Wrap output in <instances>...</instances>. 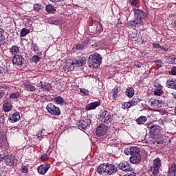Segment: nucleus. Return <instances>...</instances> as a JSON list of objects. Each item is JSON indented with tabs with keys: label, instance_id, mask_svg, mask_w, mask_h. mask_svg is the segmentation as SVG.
<instances>
[{
	"label": "nucleus",
	"instance_id": "f257e3e1",
	"mask_svg": "<svg viewBox=\"0 0 176 176\" xmlns=\"http://www.w3.org/2000/svg\"><path fill=\"white\" fill-rule=\"evenodd\" d=\"M135 19L130 21V24L132 27H138L142 25L144 23L142 19L146 17V13L140 9L134 10Z\"/></svg>",
	"mask_w": 176,
	"mask_h": 176
},
{
	"label": "nucleus",
	"instance_id": "f03ea898",
	"mask_svg": "<svg viewBox=\"0 0 176 176\" xmlns=\"http://www.w3.org/2000/svg\"><path fill=\"white\" fill-rule=\"evenodd\" d=\"M102 63V58L101 57V55L98 53L90 55L88 58V65L90 68H93L94 69L98 68Z\"/></svg>",
	"mask_w": 176,
	"mask_h": 176
},
{
	"label": "nucleus",
	"instance_id": "7ed1b4c3",
	"mask_svg": "<svg viewBox=\"0 0 176 176\" xmlns=\"http://www.w3.org/2000/svg\"><path fill=\"white\" fill-rule=\"evenodd\" d=\"M160 167H162V160H160V158L156 157L153 160V165L151 167V172L148 174V176H157Z\"/></svg>",
	"mask_w": 176,
	"mask_h": 176
},
{
	"label": "nucleus",
	"instance_id": "20e7f679",
	"mask_svg": "<svg viewBox=\"0 0 176 176\" xmlns=\"http://www.w3.org/2000/svg\"><path fill=\"white\" fill-rule=\"evenodd\" d=\"M160 167H162V160H160V158L156 157L153 160V165L151 167V172L148 174V176H157Z\"/></svg>",
	"mask_w": 176,
	"mask_h": 176
},
{
	"label": "nucleus",
	"instance_id": "39448f33",
	"mask_svg": "<svg viewBox=\"0 0 176 176\" xmlns=\"http://www.w3.org/2000/svg\"><path fill=\"white\" fill-rule=\"evenodd\" d=\"M100 118L102 123L105 124H111L112 123V115L108 111H102L100 113Z\"/></svg>",
	"mask_w": 176,
	"mask_h": 176
},
{
	"label": "nucleus",
	"instance_id": "423d86ee",
	"mask_svg": "<svg viewBox=\"0 0 176 176\" xmlns=\"http://www.w3.org/2000/svg\"><path fill=\"white\" fill-rule=\"evenodd\" d=\"M146 126L147 129L150 132V134H151L152 135H159L162 130H163L162 127H160V126L155 124L153 123H147Z\"/></svg>",
	"mask_w": 176,
	"mask_h": 176
},
{
	"label": "nucleus",
	"instance_id": "0eeeda50",
	"mask_svg": "<svg viewBox=\"0 0 176 176\" xmlns=\"http://www.w3.org/2000/svg\"><path fill=\"white\" fill-rule=\"evenodd\" d=\"M46 109L50 115H54V116H60L61 115L60 107L54 105L53 103H49L46 107Z\"/></svg>",
	"mask_w": 176,
	"mask_h": 176
},
{
	"label": "nucleus",
	"instance_id": "6e6552de",
	"mask_svg": "<svg viewBox=\"0 0 176 176\" xmlns=\"http://www.w3.org/2000/svg\"><path fill=\"white\" fill-rule=\"evenodd\" d=\"M140 149L137 146L128 147L124 150V153L127 156H135L140 155Z\"/></svg>",
	"mask_w": 176,
	"mask_h": 176
},
{
	"label": "nucleus",
	"instance_id": "1a4fd4ad",
	"mask_svg": "<svg viewBox=\"0 0 176 176\" xmlns=\"http://www.w3.org/2000/svg\"><path fill=\"white\" fill-rule=\"evenodd\" d=\"M90 124H91V120L86 118L79 121L78 127L80 130H86L90 127Z\"/></svg>",
	"mask_w": 176,
	"mask_h": 176
},
{
	"label": "nucleus",
	"instance_id": "9d476101",
	"mask_svg": "<svg viewBox=\"0 0 176 176\" xmlns=\"http://www.w3.org/2000/svg\"><path fill=\"white\" fill-rule=\"evenodd\" d=\"M17 159L14 155H7L5 160V164L9 167H14L17 164Z\"/></svg>",
	"mask_w": 176,
	"mask_h": 176
},
{
	"label": "nucleus",
	"instance_id": "9b49d317",
	"mask_svg": "<svg viewBox=\"0 0 176 176\" xmlns=\"http://www.w3.org/2000/svg\"><path fill=\"white\" fill-rule=\"evenodd\" d=\"M108 132V126L104 125V124H100L99 125L96 131V135L98 137H102V135H105Z\"/></svg>",
	"mask_w": 176,
	"mask_h": 176
},
{
	"label": "nucleus",
	"instance_id": "f8f14e48",
	"mask_svg": "<svg viewBox=\"0 0 176 176\" xmlns=\"http://www.w3.org/2000/svg\"><path fill=\"white\" fill-rule=\"evenodd\" d=\"M148 104H150L151 108H154V109H157L159 108H161L163 104V101L152 98L148 100Z\"/></svg>",
	"mask_w": 176,
	"mask_h": 176
},
{
	"label": "nucleus",
	"instance_id": "ddd939ff",
	"mask_svg": "<svg viewBox=\"0 0 176 176\" xmlns=\"http://www.w3.org/2000/svg\"><path fill=\"white\" fill-rule=\"evenodd\" d=\"M120 170H122V171H132L133 167L130 165V163L126 161H124L119 164Z\"/></svg>",
	"mask_w": 176,
	"mask_h": 176
},
{
	"label": "nucleus",
	"instance_id": "4468645a",
	"mask_svg": "<svg viewBox=\"0 0 176 176\" xmlns=\"http://www.w3.org/2000/svg\"><path fill=\"white\" fill-rule=\"evenodd\" d=\"M12 63L14 65H23L24 58L21 55H15L13 56Z\"/></svg>",
	"mask_w": 176,
	"mask_h": 176
},
{
	"label": "nucleus",
	"instance_id": "2eb2a0df",
	"mask_svg": "<svg viewBox=\"0 0 176 176\" xmlns=\"http://www.w3.org/2000/svg\"><path fill=\"white\" fill-rule=\"evenodd\" d=\"M50 168V164H42L37 168V171L38 174L41 175H45L47 170Z\"/></svg>",
	"mask_w": 176,
	"mask_h": 176
},
{
	"label": "nucleus",
	"instance_id": "dca6fc26",
	"mask_svg": "<svg viewBox=\"0 0 176 176\" xmlns=\"http://www.w3.org/2000/svg\"><path fill=\"white\" fill-rule=\"evenodd\" d=\"M100 105L101 102L100 101L92 102L85 106V111H93V109H96V108L100 107Z\"/></svg>",
	"mask_w": 176,
	"mask_h": 176
},
{
	"label": "nucleus",
	"instance_id": "f3484780",
	"mask_svg": "<svg viewBox=\"0 0 176 176\" xmlns=\"http://www.w3.org/2000/svg\"><path fill=\"white\" fill-rule=\"evenodd\" d=\"M106 166V173H107L109 175H113V174L116 173V171H118V168L116 166H115V165L107 164Z\"/></svg>",
	"mask_w": 176,
	"mask_h": 176
},
{
	"label": "nucleus",
	"instance_id": "a211bd4d",
	"mask_svg": "<svg viewBox=\"0 0 176 176\" xmlns=\"http://www.w3.org/2000/svg\"><path fill=\"white\" fill-rule=\"evenodd\" d=\"M8 120L10 123H16L20 120V113L19 112H15L9 115Z\"/></svg>",
	"mask_w": 176,
	"mask_h": 176
},
{
	"label": "nucleus",
	"instance_id": "6ab92c4d",
	"mask_svg": "<svg viewBox=\"0 0 176 176\" xmlns=\"http://www.w3.org/2000/svg\"><path fill=\"white\" fill-rule=\"evenodd\" d=\"M10 53L12 56H19V53H20V47L17 45H12L10 48Z\"/></svg>",
	"mask_w": 176,
	"mask_h": 176
},
{
	"label": "nucleus",
	"instance_id": "aec40b11",
	"mask_svg": "<svg viewBox=\"0 0 176 176\" xmlns=\"http://www.w3.org/2000/svg\"><path fill=\"white\" fill-rule=\"evenodd\" d=\"M130 162L132 164H138L141 162V155L140 154L137 155H131L130 157Z\"/></svg>",
	"mask_w": 176,
	"mask_h": 176
},
{
	"label": "nucleus",
	"instance_id": "412c9836",
	"mask_svg": "<svg viewBox=\"0 0 176 176\" xmlns=\"http://www.w3.org/2000/svg\"><path fill=\"white\" fill-rule=\"evenodd\" d=\"M167 176H176V164H173L168 168Z\"/></svg>",
	"mask_w": 176,
	"mask_h": 176
},
{
	"label": "nucleus",
	"instance_id": "4be33fe9",
	"mask_svg": "<svg viewBox=\"0 0 176 176\" xmlns=\"http://www.w3.org/2000/svg\"><path fill=\"white\" fill-rule=\"evenodd\" d=\"M13 108V104H12V102H7L3 104V110L5 112H10V110Z\"/></svg>",
	"mask_w": 176,
	"mask_h": 176
},
{
	"label": "nucleus",
	"instance_id": "5701e85b",
	"mask_svg": "<svg viewBox=\"0 0 176 176\" xmlns=\"http://www.w3.org/2000/svg\"><path fill=\"white\" fill-rule=\"evenodd\" d=\"M24 87L28 91H35L36 88L30 82H27L24 84Z\"/></svg>",
	"mask_w": 176,
	"mask_h": 176
},
{
	"label": "nucleus",
	"instance_id": "b1692460",
	"mask_svg": "<svg viewBox=\"0 0 176 176\" xmlns=\"http://www.w3.org/2000/svg\"><path fill=\"white\" fill-rule=\"evenodd\" d=\"M176 85V79L173 78L172 80H168L166 81V87H168V89H173V90L175 88Z\"/></svg>",
	"mask_w": 176,
	"mask_h": 176
},
{
	"label": "nucleus",
	"instance_id": "393cba45",
	"mask_svg": "<svg viewBox=\"0 0 176 176\" xmlns=\"http://www.w3.org/2000/svg\"><path fill=\"white\" fill-rule=\"evenodd\" d=\"M5 30L0 28V46L5 45L6 42V38H5Z\"/></svg>",
	"mask_w": 176,
	"mask_h": 176
},
{
	"label": "nucleus",
	"instance_id": "a878e982",
	"mask_svg": "<svg viewBox=\"0 0 176 176\" xmlns=\"http://www.w3.org/2000/svg\"><path fill=\"white\" fill-rule=\"evenodd\" d=\"M74 64H76L78 67H82V65L86 64V58L85 57H79L76 59Z\"/></svg>",
	"mask_w": 176,
	"mask_h": 176
},
{
	"label": "nucleus",
	"instance_id": "bb28decb",
	"mask_svg": "<svg viewBox=\"0 0 176 176\" xmlns=\"http://www.w3.org/2000/svg\"><path fill=\"white\" fill-rule=\"evenodd\" d=\"M45 10L47 12L51 13L52 14H54V13L56 12V8H54V6H53L52 4L47 5L45 6Z\"/></svg>",
	"mask_w": 176,
	"mask_h": 176
},
{
	"label": "nucleus",
	"instance_id": "cd10ccee",
	"mask_svg": "<svg viewBox=\"0 0 176 176\" xmlns=\"http://www.w3.org/2000/svg\"><path fill=\"white\" fill-rule=\"evenodd\" d=\"M98 174H102V173H107V164H101L97 168Z\"/></svg>",
	"mask_w": 176,
	"mask_h": 176
},
{
	"label": "nucleus",
	"instance_id": "c85d7f7f",
	"mask_svg": "<svg viewBox=\"0 0 176 176\" xmlns=\"http://www.w3.org/2000/svg\"><path fill=\"white\" fill-rule=\"evenodd\" d=\"M152 46L153 49H160V50H164V52H171V50H170V48H164L160 46L159 43H153Z\"/></svg>",
	"mask_w": 176,
	"mask_h": 176
},
{
	"label": "nucleus",
	"instance_id": "c756f323",
	"mask_svg": "<svg viewBox=\"0 0 176 176\" xmlns=\"http://www.w3.org/2000/svg\"><path fill=\"white\" fill-rule=\"evenodd\" d=\"M54 102L58 105H64V98L61 96H56L54 98Z\"/></svg>",
	"mask_w": 176,
	"mask_h": 176
},
{
	"label": "nucleus",
	"instance_id": "7c9ffc66",
	"mask_svg": "<svg viewBox=\"0 0 176 176\" xmlns=\"http://www.w3.org/2000/svg\"><path fill=\"white\" fill-rule=\"evenodd\" d=\"M146 120H148L146 117L142 116L136 119V122L140 125L145 124V123H146Z\"/></svg>",
	"mask_w": 176,
	"mask_h": 176
},
{
	"label": "nucleus",
	"instance_id": "2f4dec72",
	"mask_svg": "<svg viewBox=\"0 0 176 176\" xmlns=\"http://www.w3.org/2000/svg\"><path fill=\"white\" fill-rule=\"evenodd\" d=\"M126 96L129 97V98H131L134 96V88L133 87H129L126 90Z\"/></svg>",
	"mask_w": 176,
	"mask_h": 176
},
{
	"label": "nucleus",
	"instance_id": "473e14b6",
	"mask_svg": "<svg viewBox=\"0 0 176 176\" xmlns=\"http://www.w3.org/2000/svg\"><path fill=\"white\" fill-rule=\"evenodd\" d=\"M113 100H116L118 97H119V89L118 87H115L111 91Z\"/></svg>",
	"mask_w": 176,
	"mask_h": 176
},
{
	"label": "nucleus",
	"instance_id": "72a5a7b5",
	"mask_svg": "<svg viewBox=\"0 0 176 176\" xmlns=\"http://www.w3.org/2000/svg\"><path fill=\"white\" fill-rule=\"evenodd\" d=\"M53 89V87H52V85L49 82H43V91H50Z\"/></svg>",
	"mask_w": 176,
	"mask_h": 176
},
{
	"label": "nucleus",
	"instance_id": "f704fd0d",
	"mask_svg": "<svg viewBox=\"0 0 176 176\" xmlns=\"http://www.w3.org/2000/svg\"><path fill=\"white\" fill-rule=\"evenodd\" d=\"M168 64H176V56L175 55L169 56L166 59Z\"/></svg>",
	"mask_w": 176,
	"mask_h": 176
},
{
	"label": "nucleus",
	"instance_id": "c9c22d12",
	"mask_svg": "<svg viewBox=\"0 0 176 176\" xmlns=\"http://www.w3.org/2000/svg\"><path fill=\"white\" fill-rule=\"evenodd\" d=\"M30 30L27 29V28H23L21 30V37L24 38V36H27V35H28V34H30Z\"/></svg>",
	"mask_w": 176,
	"mask_h": 176
},
{
	"label": "nucleus",
	"instance_id": "e433bc0d",
	"mask_svg": "<svg viewBox=\"0 0 176 176\" xmlns=\"http://www.w3.org/2000/svg\"><path fill=\"white\" fill-rule=\"evenodd\" d=\"M127 4L131 6H137V5H140V0H127Z\"/></svg>",
	"mask_w": 176,
	"mask_h": 176
},
{
	"label": "nucleus",
	"instance_id": "4c0bfd02",
	"mask_svg": "<svg viewBox=\"0 0 176 176\" xmlns=\"http://www.w3.org/2000/svg\"><path fill=\"white\" fill-rule=\"evenodd\" d=\"M20 97V92L16 91L15 93H12L10 94V98L12 100H15L16 98H19Z\"/></svg>",
	"mask_w": 176,
	"mask_h": 176
},
{
	"label": "nucleus",
	"instance_id": "58836bf2",
	"mask_svg": "<svg viewBox=\"0 0 176 176\" xmlns=\"http://www.w3.org/2000/svg\"><path fill=\"white\" fill-rule=\"evenodd\" d=\"M41 61V57L38 55H34L31 58V63H34L36 64V63H39Z\"/></svg>",
	"mask_w": 176,
	"mask_h": 176
},
{
	"label": "nucleus",
	"instance_id": "ea45409f",
	"mask_svg": "<svg viewBox=\"0 0 176 176\" xmlns=\"http://www.w3.org/2000/svg\"><path fill=\"white\" fill-rule=\"evenodd\" d=\"M163 94V88H160V89H155L154 91V95L155 96H162Z\"/></svg>",
	"mask_w": 176,
	"mask_h": 176
},
{
	"label": "nucleus",
	"instance_id": "a19ab883",
	"mask_svg": "<svg viewBox=\"0 0 176 176\" xmlns=\"http://www.w3.org/2000/svg\"><path fill=\"white\" fill-rule=\"evenodd\" d=\"M76 49L78 52H82V50H83V49H85V45H83L82 43H79L76 45Z\"/></svg>",
	"mask_w": 176,
	"mask_h": 176
},
{
	"label": "nucleus",
	"instance_id": "79ce46f5",
	"mask_svg": "<svg viewBox=\"0 0 176 176\" xmlns=\"http://www.w3.org/2000/svg\"><path fill=\"white\" fill-rule=\"evenodd\" d=\"M44 135L45 134H43V131H39L36 134V137L39 141H42V140H43Z\"/></svg>",
	"mask_w": 176,
	"mask_h": 176
},
{
	"label": "nucleus",
	"instance_id": "37998d69",
	"mask_svg": "<svg viewBox=\"0 0 176 176\" xmlns=\"http://www.w3.org/2000/svg\"><path fill=\"white\" fill-rule=\"evenodd\" d=\"M122 109H129V108H131V104H130V102H126L122 103Z\"/></svg>",
	"mask_w": 176,
	"mask_h": 176
},
{
	"label": "nucleus",
	"instance_id": "c03bdc74",
	"mask_svg": "<svg viewBox=\"0 0 176 176\" xmlns=\"http://www.w3.org/2000/svg\"><path fill=\"white\" fill-rule=\"evenodd\" d=\"M80 93H81L82 96H89V94H90V91L85 88H81L80 89Z\"/></svg>",
	"mask_w": 176,
	"mask_h": 176
},
{
	"label": "nucleus",
	"instance_id": "a18cd8bd",
	"mask_svg": "<svg viewBox=\"0 0 176 176\" xmlns=\"http://www.w3.org/2000/svg\"><path fill=\"white\" fill-rule=\"evenodd\" d=\"M32 49L34 50V53H36V54H39V48L38 47V45L36 44L32 43Z\"/></svg>",
	"mask_w": 176,
	"mask_h": 176
},
{
	"label": "nucleus",
	"instance_id": "49530a36",
	"mask_svg": "<svg viewBox=\"0 0 176 176\" xmlns=\"http://www.w3.org/2000/svg\"><path fill=\"white\" fill-rule=\"evenodd\" d=\"M33 8L35 12H39L42 9V6L39 3H35L34 4Z\"/></svg>",
	"mask_w": 176,
	"mask_h": 176
},
{
	"label": "nucleus",
	"instance_id": "de8ad7c7",
	"mask_svg": "<svg viewBox=\"0 0 176 176\" xmlns=\"http://www.w3.org/2000/svg\"><path fill=\"white\" fill-rule=\"evenodd\" d=\"M129 104H131V107H134L135 105H137V102H138V99L133 98L131 99V100H129Z\"/></svg>",
	"mask_w": 176,
	"mask_h": 176
},
{
	"label": "nucleus",
	"instance_id": "09e8293b",
	"mask_svg": "<svg viewBox=\"0 0 176 176\" xmlns=\"http://www.w3.org/2000/svg\"><path fill=\"white\" fill-rule=\"evenodd\" d=\"M8 130L12 133H14V131H19V128L17 126H9Z\"/></svg>",
	"mask_w": 176,
	"mask_h": 176
},
{
	"label": "nucleus",
	"instance_id": "8fccbe9b",
	"mask_svg": "<svg viewBox=\"0 0 176 176\" xmlns=\"http://www.w3.org/2000/svg\"><path fill=\"white\" fill-rule=\"evenodd\" d=\"M6 158V154L5 153V152L1 151L0 153V162H2V160H3Z\"/></svg>",
	"mask_w": 176,
	"mask_h": 176
},
{
	"label": "nucleus",
	"instance_id": "3c124183",
	"mask_svg": "<svg viewBox=\"0 0 176 176\" xmlns=\"http://www.w3.org/2000/svg\"><path fill=\"white\" fill-rule=\"evenodd\" d=\"M131 38L135 39V41H138L141 38V36H140V34H138L137 36V34H134L131 36Z\"/></svg>",
	"mask_w": 176,
	"mask_h": 176
},
{
	"label": "nucleus",
	"instance_id": "603ef678",
	"mask_svg": "<svg viewBox=\"0 0 176 176\" xmlns=\"http://www.w3.org/2000/svg\"><path fill=\"white\" fill-rule=\"evenodd\" d=\"M21 171L24 174H27V173H28V166H22Z\"/></svg>",
	"mask_w": 176,
	"mask_h": 176
},
{
	"label": "nucleus",
	"instance_id": "864d4df0",
	"mask_svg": "<svg viewBox=\"0 0 176 176\" xmlns=\"http://www.w3.org/2000/svg\"><path fill=\"white\" fill-rule=\"evenodd\" d=\"M49 159V157L47 155V154H43L41 157V160L43 162H45V160H47Z\"/></svg>",
	"mask_w": 176,
	"mask_h": 176
},
{
	"label": "nucleus",
	"instance_id": "5fc2aeb1",
	"mask_svg": "<svg viewBox=\"0 0 176 176\" xmlns=\"http://www.w3.org/2000/svg\"><path fill=\"white\" fill-rule=\"evenodd\" d=\"M81 43L83 44L84 46H86V45L89 43V38L82 39Z\"/></svg>",
	"mask_w": 176,
	"mask_h": 176
},
{
	"label": "nucleus",
	"instance_id": "6e6d98bb",
	"mask_svg": "<svg viewBox=\"0 0 176 176\" xmlns=\"http://www.w3.org/2000/svg\"><path fill=\"white\" fill-rule=\"evenodd\" d=\"M170 74L171 75H176V67L171 69Z\"/></svg>",
	"mask_w": 176,
	"mask_h": 176
},
{
	"label": "nucleus",
	"instance_id": "4d7b16f0",
	"mask_svg": "<svg viewBox=\"0 0 176 176\" xmlns=\"http://www.w3.org/2000/svg\"><path fill=\"white\" fill-rule=\"evenodd\" d=\"M65 71H67V72L69 71H74V67H72V65L71 67H69V66L68 67L67 66V67L65 68Z\"/></svg>",
	"mask_w": 176,
	"mask_h": 176
},
{
	"label": "nucleus",
	"instance_id": "13d9d810",
	"mask_svg": "<svg viewBox=\"0 0 176 176\" xmlns=\"http://www.w3.org/2000/svg\"><path fill=\"white\" fill-rule=\"evenodd\" d=\"M3 148V138L0 136V148Z\"/></svg>",
	"mask_w": 176,
	"mask_h": 176
},
{
	"label": "nucleus",
	"instance_id": "bf43d9fd",
	"mask_svg": "<svg viewBox=\"0 0 176 176\" xmlns=\"http://www.w3.org/2000/svg\"><path fill=\"white\" fill-rule=\"evenodd\" d=\"M154 86H155V87H156V89H162V85H160L157 82H156Z\"/></svg>",
	"mask_w": 176,
	"mask_h": 176
},
{
	"label": "nucleus",
	"instance_id": "052dcab7",
	"mask_svg": "<svg viewBox=\"0 0 176 176\" xmlns=\"http://www.w3.org/2000/svg\"><path fill=\"white\" fill-rule=\"evenodd\" d=\"M124 176H137V175L135 174V173H128L124 175Z\"/></svg>",
	"mask_w": 176,
	"mask_h": 176
},
{
	"label": "nucleus",
	"instance_id": "680f3d73",
	"mask_svg": "<svg viewBox=\"0 0 176 176\" xmlns=\"http://www.w3.org/2000/svg\"><path fill=\"white\" fill-rule=\"evenodd\" d=\"M158 124L160 126H163V124H164V122L163 121V120H158Z\"/></svg>",
	"mask_w": 176,
	"mask_h": 176
},
{
	"label": "nucleus",
	"instance_id": "e2e57ef3",
	"mask_svg": "<svg viewBox=\"0 0 176 176\" xmlns=\"http://www.w3.org/2000/svg\"><path fill=\"white\" fill-rule=\"evenodd\" d=\"M3 67L0 66V76H2V75H3Z\"/></svg>",
	"mask_w": 176,
	"mask_h": 176
},
{
	"label": "nucleus",
	"instance_id": "0e129e2a",
	"mask_svg": "<svg viewBox=\"0 0 176 176\" xmlns=\"http://www.w3.org/2000/svg\"><path fill=\"white\" fill-rule=\"evenodd\" d=\"M38 87H41V89H43V83L42 82H40L37 84Z\"/></svg>",
	"mask_w": 176,
	"mask_h": 176
},
{
	"label": "nucleus",
	"instance_id": "69168bd1",
	"mask_svg": "<svg viewBox=\"0 0 176 176\" xmlns=\"http://www.w3.org/2000/svg\"><path fill=\"white\" fill-rule=\"evenodd\" d=\"M155 142L157 144H163V140H155Z\"/></svg>",
	"mask_w": 176,
	"mask_h": 176
},
{
	"label": "nucleus",
	"instance_id": "338daca9",
	"mask_svg": "<svg viewBox=\"0 0 176 176\" xmlns=\"http://www.w3.org/2000/svg\"><path fill=\"white\" fill-rule=\"evenodd\" d=\"M91 47H93V49H97V44H96V43L93 44V45H91Z\"/></svg>",
	"mask_w": 176,
	"mask_h": 176
},
{
	"label": "nucleus",
	"instance_id": "774afa93",
	"mask_svg": "<svg viewBox=\"0 0 176 176\" xmlns=\"http://www.w3.org/2000/svg\"><path fill=\"white\" fill-rule=\"evenodd\" d=\"M3 92H2L1 91H0V99L2 98V97H3Z\"/></svg>",
	"mask_w": 176,
	"mask_h": 176
}]
</instances>
